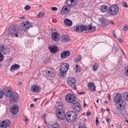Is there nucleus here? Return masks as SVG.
<instances>
[{
  "label": "nucleus",
  "mask_w": 128,
  "mask_h": 128,
  "mask_svg": "<svg viewBox=\"0 0 128 128\" xmlns=\"http://www.w3.org/2000/svg\"><path fill=\"white\" fill-rule=\"evenodd\" d=\"M66 101L68 102L72 103L71 106L72 108L77 112H79L81 110V107L80 104L78 102L74 101L76 99L75 95L73 94H68L65 96Z\"/></svg>",
  "instance_id": "obj_1"
},
{
  "label": "nucleus",
  "mask_w": 128,
  "mask_h": 128,
  "mask_svg": "<svg viewBox=\"0 0 128 128\" xmlns=\"http://www.w3.org/2000/svg\"><path fill=\"white\" fill-rule=\"evenodd\" d=\"M74 29L76 31L78 32H82L84 30L86 33H90L94 32L96 30V28L94 26H92L91 24H90L85 26L82 24H78L74 26Z\"/></svg>",
  "instance_id": "obj_2"
},
{
  "label": "nucleus",
  "mask_w": 128,
  "mask_h": 128,
  "mask_svg": "<svg viewBox=\"0 0 128 128\" xmlns=\"http://www.w3.org/2000/svg\"><path fill=\"white\" fill-rule=\"evenodd\" d=\"M57 109L56 112L58 117L62 120L66 118V114L62 110L63 107V104L62 102H57L55 106Z\"/></svg>",
  "instance_id": "obj_3"
},
{
  "label": "nucleus",
  "mask_w": 128,
  "mask_h": 128,
  "mask_svg": "<svg viewBox=\"0 0 128 128\" xmlns=\"http://www.w3.org/2000/svg\"><path fill=\"white\" fill-rule=\"evenodd\" d=\"M8 34L12 37H18V30L17 26L14 25H10L7 28Z\"/></svg>",
  "instance_id": "obj_4"
},
{
  "label": "nucleus",
  "mask_w": 128,
  "mask_h": 128,
  "mask_svg": "<svg viewBox=\"0 0 128 128\" xmlns=\"http://www.w3.org/2000/svg\"><path fill=\"white\" fill-rule=\"evenodd\" d=\"M77 114L73 111H70L67 112L66 114V119L67 121L73 122L77 119Z\"/></svg>",
  "instance_id": "obj_5"
},
{
  "label": "nucleus",
  "mask_w": 128,
  "mask_h": 128,
  "mask_svg": "<svg viewBox=\"0 0 128 128\" xmlns=\"http://www.w3.org/2000/svg\"><path fill=\"white\" fill-rule=\"evenodd\" d=\"M114 102L118 104V105L116 107L118 109L120 110L121 108L122 105L121 102L122 103L123 101L122 100V97L121 94L120 93H117L116 95L114 97L113 99Z\"/></svg>",
  "instance_id": "obj_6"
},
{
  "label": "nucleus",
  "mask_w": 128,
  "mask_h": 128,
  "mask_svg": "<svg viewBox=\"0 0 128 128\" xmlns=\"http://www.w3.org/2000/svg\"><path fill=\"white\" fill-rule=\"evenodd\" d=\"M119 8L118 6L113 5L110 7L108 10V13L110 15L114 16L118 12Z\"/></svg>",
  "instance_id": "obj_7"
},
{
  "label": "nucleus",
  "mask_w": 128,
  "mask_h": 128,
  "mask_svg": "<svg viewBox=\"0 0 128 128\" xmlns=\"http://www.w3.org/2000/svg\"><path fill=\"white\" fill-rule=\"evenodd\" d=\"M32 26V24L30 22H26V24H24V22L22 23L20 26V28L22 31L24 30L25 31H27L28 30L30 27Z\"/></svg>",
  "instance_id": "obj_8"
},
{
  "label": "nucleus",
  "mask_w": 128,
  "mask_h": 128,
  "mask_svg": "<svg viewBox=\"0 0 128 128\" xmlns=\"http://www.w3.org/2000/svg\"><path fill=\"white\" fill-rule=\"evenodd\" d=\"M66 82L68 85L71 86H74L75 85L76 81L74 78L70 77L67 79Z\"/></svg>",
  "instance_id": "obj_9"
},
{
  "label": "nucleus",
  "mask_w": 128,
  "mask_h": 128,
  "mask_svg": "<svg viewBox=\"0 0 128 128\" xmlns=\"http://www.w3.org/2000/svg\"><path fill=\"white\" fill-rule=\"evenodd\" d=\"M10 50L8 48L6 47L4 45L0 46V52L4 54H8L10 52Z\"/></svg>",
  "instance_id": "obj_10"
},
{
  "label": "nucleus",
  "mask_w": 128,
  "mask_h": 128,
  "mask_svg": "<svg viewBox=\"0 0 128 128\" xmlns=\"http://www.w3.org/2000/svg\"><path fill=\"white\" fill-rule=\"evenodd\" d=\"M3 95L7 97H10L12 93L10 90L9 88L5 87L4 88L2 91Z\"/></svg>",
  "instance_id": "obj_11"
},
{
  "label": "nucleus",
  "mask_w": 128,
  "mask_h": 128,
  "mask_svg": "<svg viewBox=\"0 0 128 128\" xmlns=\"http://www.w3.org/2000/svg\"><path fill=\"white\" fill-rule=\"evenodd\" d=\"M69 65L67 63H63L60 67V71L66 72L69 68Z\"/></svg>",
  "instance_id": "obj_12"
},
{
  "label": "nucleus",
  "mask_w": 128,
  "mask_h": 128,
  "mask_svg": "<svg viewBox=\"0 0 128 128\" xmlns=\"http://www.w3.org/2000/svg\"><path fill=\"white\" fill-rule=\"evenodd\" d=\"M78 2V0H67L66 3L68 7H73L77 4Z\"/></svg>",
  "instance_id": "obj_13"
},
{
  "label": "nucleus",
  "mask_w": 128,
  "mask_h": 128,
  "mask_svg": "<svg viewBox=\"0 0 128 128\" xmlns=\"http://www.w3.org/2000/svg\"><path fill=\"white\" fill-rule=\"evenodd\" d=\"M48 49L51 52L54 54L57 53L59 50L58 47L54 45L49 46Z\"/></svg>",
  "instance_id": "obj_14"
},
{
  "label": "nucleus",
  "mask_w": 128,
  "mask_h": 128,
  "mask_svg": "<svg viewBox=\"0 0 128 128\" xmlns=\"http://www.w3.org/2000/svg\"><path fill=\"white\" fill-rule=\"evenodd\" d=\"M70 51L64 50L62 51L60 54L61 58L64 59L69 56L70 54Z\"/></svg>",
  "instance_id": "obj_15"
},
{
  "label": "nucleus",
  "mask_w": 128,
  "mask_h": 128,
  "mask_svg": "<svg viewBox=\"0 0 128 128\" xmlns=\"http://www.w3.org/2000/svg\"><path fill=\"white\" fill-rule=\"evenodd\" d=\"M11 96L9 97L12 102H15L18 100V96L17 93L14 92H12Z\"/></svg>",
  "instance_id": "obj_16"
},
{
  "label": "nucleus",
  "mask_w": 128,
  "mask_h": 128,
  "mask_svg": "<svg viewBox=\"0 0 128 128\" xmlns=\"http://www.w3.org/2000/svg\"><path fill=\"white\" fill-rule=\"evenodd\" d=\"M11 124L10 122L8 120H6L2 121V124L0 125V127L2 128H6Z\"/></svg>",
  "instance_id": "obj_17"
},
{
  "label": "nucleus",
  "mask_w": 128,
  "mask_h": 128,
  "mask_svg": "<svg viewBox=\"0 0 128 128\" xmlns=\"http://www.w3.org/2000/svg\"><path fill=\"white\" fill-rule=\"evenodd\" d=\"M18 106L16 105H14L10 107V112L12 114L15 115L18 112Z\"/></svg>",
  "instance_id": "obj_18"
},
{
  "label": "nucleus",
  "mask_w": 128,
  "mask_h": 128,
  "mask_svg": "<svg viewBox=\"0 0 128 128\" xmlns=\"http://www.w3.org/2000/svg\"><path fill=\"white\" fill-rule=\"evenodd\" d=\"M59 35L57 32H54L52 34V39L55 41H58L59 39Z\"/></svg>",
  "instance_id": "obj_19"
},
{
  "label": "nucleus",
  "mask_w": 128,
  "mask_h": 128,
  "mask_svg": "<svg viewBox=\"0 0 128 128\" xmlns=\"http://www.w3.org/2000/svg\"><path fill=\"white\" fill-rule=\"evenodd\" d=\"M88 88L91 92H94L96 90V87L93 82H90L88 84Z\"/></svg>",
  "instance_id": "obj_20"
},
{
  "label": "nucleus",
  "mask_w": 128,
  "mask_h": 128,
  "mask_svg": "<svg viewBox=\"0 0 128 128\" xmlns=\"http://www.w3.org/2000/svg\"><path fill=\"white\" fill-rule=\"evenodd\" d=\"M61 41L63 42H66L70 41L69 37L65 35H62L61 38Z\"/></svg>",
  "instance_id": "obj_21"
},
{
  "label": "nucleus",
  "mask_w": 128,
  "mask_h": 128,
  "mask_svg": "<svg viewBox=\"0 0 128 128\" xmlns=\"http://www.w3.org/2000/svg\"><path fill=\"white\" fill-rule=\"evenodd\" d=\"M64 23L66 26H70L72 24V22L70 20L66 18L64 19Z\"/></svg>",
  "instance_id": "obj_22"
},
{
  "label": "nucleus",
  "mask_w": 128,
  "mask_h": 128,
  "mask_svg": "<svg viewBox=\"0 0 128 128\" xmlns=\"http://www.w3.org/2000/svg\"><path fill=\"white\" fill-rule=\"evenodd\" d=\"M108 9V6L106 5H102L100 9V10L103 12H106Z\"/></svg>",
  "instance_id": "obj_23"
},
{
  "label": "nucleus",
  "mask_w": 128,
  "mask_h": 128,
  "mask_svg": "<svg viewBox=\"0 0 128 128\" xmlns=\"http://www.w3.org/2000/svg\"><path fill=\"white\" fill-rule=\"evenodd\" d=\"M39 87L36 85H34L32 86L30 88V90H31L33 91V92H37L39 90Z\"/></svg>",
  "instance_id": "obj_24"
},
{
  "label": "nucleus",
  "mask_w": 128,
  "mask_h": 128,
  "mask_svg": "<svg viewBox=\"0 0 128 128\" xmlns=\"http://www.w3.org/2000/svg\"><path fill=\"white\" fill-rule=\"evenodd\" d=\"M20 66L18 64H15L13 65L10 68V70L12 72H14L15 70L19 68Z\"/></svg>",
  "instance_id": "obj_25"
},
{
  "label": "nucleus",
  "mask_w": 128,
  "mask_h": 128,
  "mask_svg": "<svg viewBox=\"0 0 128 128\" xmlns=\"http://www.w3.org/2000/svg\"><path fill=\"white\" fill-rule=\"evenodd\" d=\"M99 21L101 23V24L102 26L104 27L107 25V24L104 18H100L99 20Z\"/></svg>",
  "instance_id": "obj_26"
},
{
  "label": "nucleus",
  "mask_w": 128,
  "mask_h": 128,
  "mask_svg": "<svg viewBox=\"0 0 128 128\" xmlns=\"http://www.w3.org/2000/svg\"><path fill=\"white\" fill-rule=\"evenodd\" d=\"M48 128H60V127L58 124L56 123H53L52 124L50 125Z\"/></svg>",
  "instance_id": "obj_27"
},
{
  "label": "nucleus",
  "mask_w": 128,
  "mask_h": 128,
  "mask_svg": "<svg viewBox=\"0 0 128 128\" xmlns=\"http://www.w3.org/2000/svg\"><path fill=\"white\" fill-rule=\"evenodd\" d=\"M98 64H97L95 63V64H94V66H93L92 70L93 71H95L98 70Z\"/></svg>",
  "instance_id": "obj_28"
},
{
  "label": "nucleus",
  "mask_w": 128,
  "mask_h": 128,
  "mask_svg": "<svg viewBox=\"0 0 128 128\" xmlns=\"http://www.w3.org/2000/svg\"><path fill=\"white\" fill-rule=\"evenodd\" d=\"M81 70L79 66L76 65L75 68V70L76 72H80Z\"/></svg>",
  "instance_id": "obj_29"
},
{
  "label": "nucleus",
  "mask_w": 128,
  "mask_h": 128,
  "mask_svg": "<svg viewBox=\"0 0 128 128\" xmlns=\"http://www.w3.org/2000/svg\"><path fill=\"white\" fill-rule=\"evenodd\" d=\"M66 72H60L59 73V76L61 78H64L65 76Z\"/></svg>",
  "instance_id": "obj_30"
},
{
  "label": "nucleus",
  "mask_w": 128,
  "mask_h": 128,
  "mask_svg": "<svg viewBox=\"0 0 128 128\" xmlns=\"http://www.w3.org/2000/svg\"><path fill=\"white\" fill-rule=\"evenodd\" d=\"M112 50L115 52H116L118 51L119 49L118 47L117 46L114 45L112 48Z\"/></svg>",
  "instance_id": "obj_31"
},
{
  "label": "nucleus",
  "mask_w": 128,
  "mask_h": 128,
  "mask_svg": "<svg viewBox=\"0 0 128 128\" xmlns=\"http://www.w3.org/2000/svg\"><path fill=\"white\" fill-rule=\"evenodd\" d=\"M124 69L125 70V75L128 76V66L125 67Z\"/></svg>",
  "instance_id": "obj_32"
},
{
  "label": "nucleus",
  "mask_w": 128,
  "mask_h": 128,
  "mask_svg": "<svg viewBox=\"0 0 128 128\" xmlns=\"http://www.w3.org/2000/svg\"><path fill=\"white\" fill-rule=\"evenodd\" d=\"M50 75H54L55 70H54V68H50Z\"/></svg>",
  "instance_id": "obj_33"
},
{
  "label": "nucleus",
  "mask_w": 128,
  "mask_h": 128,
  "mask_svg": "<svg viewBox=\"0 0 128 128\" xmlns=\"http://www.w3.org/2000/svg\"><path fill=\"white\" fill-rule=\"evenodd\" d=\"M44 15V13L43 12H40L37 16V17L38 18L40 17H42Z\"/></svg>",
  "instance_id": "obj_34"
},
{
  "label": "nucleus",
  "mask_w": 128,
  "mask_h": 128,
  "mask_svg": "<svg viewBox=\"0 0 128 128\" xmlns=\"http://www.w3.org/2000/svg\"><path fill=\"white\" fill-rule=\"evenodd\" d=\"M122 5L124 7L126 8H127L128 7V6L126 4V2H122Z\"/></svg>",
  "instance_id": "obj_35"
},
{
  "label": "nucleus",
  "mask_w": 128,
  "mask_h": 128,
  "mask_svg": "<svg viewBox=\"0 0 128 128\" xmlns=\"http://www.w3.org/2000/svg\"><path fill=\"white\" fill-rule=\"evenodd\" d=\"M30 6L28 5H26L24 7V9L25 10H28L30 9Z\"/></svg>",
  "instance_id": "obj_36"
},
{
  "label": "nucleus",
  "mask_w": 128,
  "mask_h": 128,
  "mask_svg": "<svg viewBox=\"0 0 128 128\" xmlns=\"http://www.w3.org/2000/svg\"><path fill=\"white\" fill-rule=\"evenodd\" d=\"M46 73L48 75L50 76V69L48 70H46Z\"/></svg>",
  "instance_id": "obj_37"
},
{
  "label": "nucleus",
  "mask_w": 128,
  "mask_h": 128,
  "mask_svg": "<svg viewBox=\"0 0 128 128\" xmlns=\"http://www.w3.org/2000/svg\"><path fill=\"white\" fill-rule=\"evenodd\" d=\"M61 14L63 15H65L66 14V11L62 10L61 11Z\"/></svg>",
  "instance_id": "obj_38"
},
{
  "label": "nucleus",
  "mask_w": 128,
  "mask_h": 128,
  "mask_svg": "<svg viewBox=\"0 0 128 128\" xmlns=\"http://www.w3.org/2000/svg\"><path fill=\"white\" fill-rule=\"evenodd\" d=\"M3 95V92L2 90H0V99L2 98Z\"/></svg>",
  "instance_id": "obj_39"
},
{
  "label": "nucleus",
  "mask_w": 128,
  "mask_h": 128,
  "mask_svg": "<svg viewBox=\"0 0 128 128\" xmlns=\"http://www.w3.org/2000/svg\"><path fill=\"white\" fill-rule=\"evenodd\" d=\"M51 10L53 11H56L58 9V8L56 7H52L51 8Z\"/></svg>",
  "instance_id": "obj_40"
},
{
  "label": "nucleus",
  "mask_w": 128,
  "mask_h": 128,
  "mask_svg": "<svg viewBox=\"0 0 128 128\" xmlns=\"http://www.w3.org/2000/svg\"><path fill=\"white\" fill-rule=\"evenodd\" d=\"M96 126H98L99 121L97 119V117H96Z\"/></svg>",
  "instance_id": "obj_41"
},
{
  "label": "nucleus",
  "mask_w": 128,
  "mask_h": 128,
  "mask_svg": "<svg viewBox=\"0 0 128 128\" xmlns=\"http://www.w3.org/2000/svg\"><path fill=\"white\" fill-rule=\"evenodd\" d=\"M62 10H64L66 12L67 11L68 8H67L65 7V6H64L62 8Z\"/></svg>",
  "instance_id": "obj_42"
},
{
  "label": "nucleus",
  "mask_w": 128,
  "mask_h": 128,
  "mask_svg": "<svg viewBox=\"0 0 128 128\" xmlns=\"http://www.w3.org/2000/svg\"><path fill=\"white\" fill-rule=\"evenodd\" d=\"M128 28V26L124 27L123 28V30L124 31H126L127 30Z\"/></svg>",
  "instance_id": "obj_43"
},
{
  "label": "nucleus",
  "mask_w": 128,
  "mask_h": 128,
  "mask_svg": "<svg viewBox=\"0 0 128 128\" xmlns=\"http://www.w3.org/2000/svg\"><path fill=\"white\" fill-rule=\"evenodd\" d=\"M118 40L121 43L123 42V41L120 38L118 39Z\"/></svg>",
  "instance_id": "obj_44"
},
{
  "label": "nucleus",
  "mask_w": 128,
  "mask_h": 128,
  "mask_svg": "<svg viewBox=\"0 0 128 128\" xmlns=\"http://www.w3.org/2000/svg\"><path fill=\"white\" fill-rule=\"evenodd\" d=\"M91 114L90 112H86V115L88 116H89Z\"/></svg>",
  "instance_id": "obj_45"
},
{
  "label": "nucleus",
  "mask_w": 128,
  "mask_h": 128,
  "mask_svg": "<svg viewBox=\"0 0 128 128\" xmlns=\"http://www.w3.org/2000/svg\"><path fill=\"white\" fill-rule=\"evenodd\" d=\"M34 105L33 104H31L30 106L31 108H33L34 107Z\"/></svg>",
  "instance_id": "obj_46"
},
{
  "label": "nucleus",
  "mask_w": 128,
  "mask_h": 128,
  "mask_svg": "<svg viewBox=\"0 0 128 128\" xmlns=\"http://www.w3.org/2000/svg\"><path fill=\"white\" fill-rule=\"evenodd\" d=\"M24 119L26 121H27L28 120V119L26 117H25L24 118Z\"/></svg>",
  "instance_id": "obj_47"
},
{
  "label": "nucleus",
  "mask_w": 128,
  "mask_h": 128,
  "mask_svg": "<svg viewBox=\"0 0 128 128\" xmlns=\"http://www.w3.org/2000/svg\"><path fill=\"white\" fill-rule=\"evenodd\" d=\"M46 115V114H44V117L42 119V120H44V121L45 120H46V117H45V116Z\"/></svg>",
  "instance_id": "obj_48"
},
{
  "label": "nucleus",
  "mask_w": 128,
  "mask_h": 128,
  "mask_svg": "<svg viewBox=\"0 0 128 128\" xmlns=\"http://www.w3.org/2000/svg\"><path fill=\"white\" fill-rule=\"evenodd\" d=\"M79 58L77 60V61H80L81 60V56H78Z\"/></svg>",
  "instance_id": "obj_49"
},
{
  "label": "nucleus",
  "mask_w": 128,
  "mask_h": 128,
  "mask_svg": "<svg viewBox=\"0 0 128 128\" xmlns=\"http://www.w3.org/2000/svg\"><path fill=\"white\" fill-rule=\"evenodd\" d=\"M84 92H78V94H84Z\"/></svg>",
  "instance_id": "obj_50"
},
{
  "label": "nucleus",
  "mask_w": 128,
  "mask_h": 128,
  "mask_svg": "<svg viewBox=\"0 0 128 128\" xmlns=\"http://www.w3.org/2000/svg\"><path fill=\"white\" fill-rule=\"evenodd\" d=\"M19 18L24 19V16H22V17H19Z\"/></svg>",
  "instance_id": "obj_51"
},
{
  "label": "nucleus",
  "mask_w": 128,
  "mask_h": 128,
  "mask_svg": "<svg viewBox=\"0 0 128 128\" xmlns=\"http://www.w3.org/2000/svg\"><path fill=\"white\" fill-rule=\"evenodd\" d=\"M113 36L115 38H116V34H115L114 33H113Z\"/></svg>",
  "instance_id": "obj_52"
},
{
  "label": "nucleus",
  "mask_w": 128,
  "mask_h": 128,
  "mask_svg": "<svg viewBox=\"0 0 128 128\" xmlns=\"http://www.w3.org/2000/svg\"><path fill=\"white\" fill-rule=\"evenodd\" d=\"M110 119L109 118H107L106 119V121L108 123Z\"/></svg>",
  "instance_id": "obj_53"
},
{
  "label": "nucleus",
  "mask_w": 128,
  "mask_h": 128,
  "mask_svg": "<svg viewBox=\"0 0 128 128\" xmlns=\"http://www.w3.org/2000/svg\"><path fill=\"white\" fill-rule=\"evenodd\" d=\"M78 128H85L84 127L82 126H79Z\"/></svg>",
  "instance_id": "obj_54"
},
{
  "label": "nucleus",
  "mask_w": 128,
  "mask_h": 128,
  "mask_svg": "<svg viewBox=\"0 0 128 128\" xmlns=\"http://www.w3.org/2000/svg\"><path fill=\"white\" fill-rule=\"evenodd\" d=\"M126 100L128 101V94H127L126 96Z\"/></svg>",
  "instance_id": "obj_55"
},
{
  "label": "nucleus",
  "mask_w": 128,
  "mask_h": 128,
  "mask_svg": "<svg viewBox=\"0 0 128 128\" xmlns=\"http://www.w3.org/2000/svg\"><path fill=\"white\" fill-rule=\"evenodd\" d=\"M125 122L127 123H128V120H127L125 119Z\"/></svg>",
  "instance_id": "obj_56"
},
{
  "label": "nucleus",
  "mask_w": 128,
  "mask_h": 128,
  "mask_svg": "<svg viewBox=\"0 0 128 128\" xmlns=\"http://www.w3.org/2000/svg\"><path fill=\"white\" fill-rule=\"evenodd\" d=\"M38 98H36L34 99V100L35 101H36L38 100Z\"/></svg>",
  "instance_id": "obj_57"
},
{
  "label": "nucleus",
  "mask_w": 128,
  "mask_h": 128,
  "mask_svg": "<svg viewBox=\"0 0 128 128\" xmlns=\"http://www.w3.org/2000/svg\"><path fill=\"white\" fill-rule=\"evenodd\" d=\"M22 84V83L21 82H19L18 83V85H21Z\"/></svg>",
  "instance_id": "obj_58"
},
{
  "label": "nucleus",
  "mask_w": 128,
  "mask_h": 128,
  "mask_svg": "<svg viewBox=\"0 0 128 128\" xmlns=\"http://www.w3.org/2000/svg\"><path fill=\"white\" fill-rule=\"evenodd\" d=\"M110 23L112 24H114V22H112V21H111L110 22Z\"/></svg>",
  "instance_id": "obj_59"
},
{
  "label": "nucleus",
  "mask_w": 128,
  "mask_h": 128,
  "mask_svg": "<svg viewBox=\"0 0 128 128\" xmlns=\"http://www.w3.org/2000/svg\"><path fill=\"white\" fill-rule=\"evenodd\" d=\"M86 104L84 102V104L83 106H86Z\"/></svg>",
  "instance_id": "obj_60"
},
{
  "label": "nucleus",
  "mask_w": 128,
  "mask_h": 128,
  "mask_svg": "<svg viewBox=\"0 0 128 128\" xmlns=\"http://www.w3.org/2000/svg\"><path fill=\"white\" fill-rule=\"evenodd\" d=\"M96 102L97 103H98V102H99V100H98V99H97L96 101Z\"/></svg>",
  "instance_id": "obj_61"
},
{
  "label": "nucleus",
  "mask_w": 128,
  "mask_h": 128,
  "mask_svg": "<svg viewBox=\"0 0 128 128\" xmlns=\"http://www.w3.org/2000/svg\"><path fill=\"white\" fill-rule=\"evenodd\" d=\"M68 12H70V10H67V11H66Z\"/></svg>",
  "instance_id": "obj_62"
},
{
  "label": "nucleus",
  "mask_w": 128,
  "mask_h": 128,
  "mask_svg": "<svg viewBox=\"0 0 128 128\" xmlns=\"http://www.w3.org/2000/svg\"><path fill=\"white\" fill-rule=\"evenodd\" d=\"M106 110L107 111H110V109H106Z\"/></svg>",
  "instance_id": "obj_63"
},
{
  "label": "nucleus",
  "mask_w": 128,
  "mask_h": 128,
  "mask_svg": "<svg viewBox=\"0 0 128 128\" xmlns=\"http://www.w3.org/2000/svg\"><path fill=\"white\" fill-rule=\"evenodd\" d=\"M74 89L75 90H76V86H74Z\"/></svg>",
  "instance_id": "obj_64"
}]
</instances>
